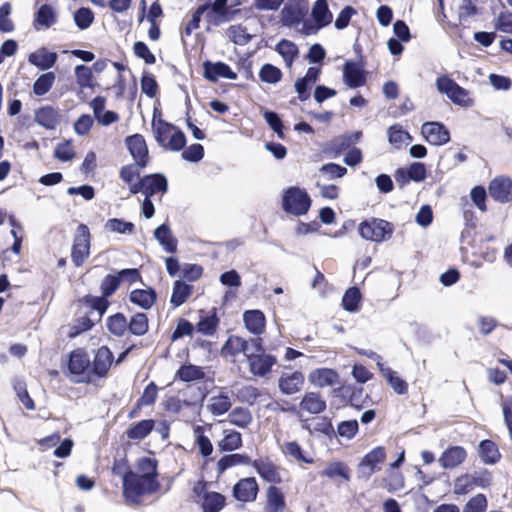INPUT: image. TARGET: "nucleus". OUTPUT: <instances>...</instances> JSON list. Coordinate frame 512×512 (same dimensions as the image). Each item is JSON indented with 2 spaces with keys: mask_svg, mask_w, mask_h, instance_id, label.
Here are the masks:
<instances>
[{
  "mask_svg": "<svg viewBox=\"0 0 512 512\" xmlns=\"http://www.w3.org/2000/svg\"><path fill=\"white\" fill-rule=\"evenodd\" d=\"M138 472L128 470L122 478L123 496L129 503L139 505L144 495H152L160 490L158 461L151 457H141L136 462Z\"/></svg>",
  "mask_w": 512,
  "mask_h": 512,
  "instance_id": "nucleus-1",
  "label": "nucleus"
},
{
  "mask_svg": "<svg viewBox=\"0 0 512 512\" xmlns=\"http://www.w3.org/2000/svg\"><path fill=\"white\" fill-rule=\"evenodd\" d=\"M155 238L169 253H175L177 250V240L172 236L168 225L162 224L154 231Z\"/></svg>",
  "mask_w": 512,
  "mask_h": 512,
  "instance_id": "nucleus-47",
  "label": "nucleus"
},
{
  "mask_svg": "<svg viewBox=\"0 0 512 512\" xmlns=\"http://www.w3.org/2000/svg\"><path fill=\"white\" fill-rule=\"evenodd\" d=\"M467 458V452L462 446H449L440 456L439 462L444 469H454Z\"/></svg>",
  "mask_w": 512,
  "mask_h": 512,
  "instance_id": "nucleus-27",
  "label": "nucleus"
},
{
  "mask_svg": "<svg viewBox=\"0 0 512 512\" xmlns=\"http://www.w3.org/2000/svg\"><path fill=\"white\" fill-rule=\"evenodd\" d=\"M343 79L349 88H359L364 86L367 81V76L363 69V65L353 61L345 62L343 66Z\"/></svg>",
  "mask_w": 512,
  "mask_h": 512,
  "instance_id": "nucleus-23",
  "label": "nucleus"
},
{
  "mask_svg": "<svg viewBox=\"0 0 512 512\" xmlns=\"http://www.w3.org/2000/svg\"><path fill=\"white\" fill-rule=\"evenodd\" d=\"M147 166L140 165L137 163H129L122 166L119 170V178L129 188L131 194H133V186L138 185V180L141 178V171Z\"/></svg>",
  "mask_w": 512,
  "mask_h": 512,
  "instance_id": "nucleus-34",
  "label": "nucleus"
},
{
  "mask_svg": "<svg viewBox=\"0 0 512 512\" xmlns=\"http://www.w3.org/2000/svg\"><path fill=\"white\" fill-rule=\"evenodd\" d=\"M133 195L142 192L147 197L157 193L165 194L168 190V182L161 173L147 174L138 180V185L133 186Z\"/></svg>",
  "mask_w": 512,
  "mask_h": 512,
  "instance_id": "nucleus-13",
  "label": "nucleus"
},
{
  "mask_svg": "<svg viewBox=\"0 0 512 512\" xmlns=\"http://www.w3.org/2000/svg\"><path fill=\"white\" fill-rule=\"evenodd\" d=\"M362 137L361 131L346 133L333 138L329 143V150L333 151L335 155L349 149L352 145L358 143Z\"/></svg>",
  "mask_w": 512,
  "mask_h": 512,
  "instance_id": "nucleus-38",
  "label": "nucleus"
},
{
  "mask_svg": "<svg viewBox=\"0 0 512 512\" xmlns=\"http://www.w3.org/2000/svg\"><path fill=\"white\" fill-rule=\"evenodd\" d=\"M203 69V76L213 83L217 82L219 78L229 80L237 79V74L230 68V66L221 61L213 63L207 60L203 63Z\"/></svg>",
  "mask_w": 512,
  "mask_h": 512,
  "instance_id": "nucleus-21",
  "label": "nucleus"
},
{
  "mask_svg": "<svg viewBox=\"0 0 512 512\" xmlns=\"http://www.w3.org/2000/svg\"><path fill=\"white\" fill-rule=\"evenodd\" d=\"M105 228L111 232L132 234L135 230V225L132 222L124 221L122 219L111 218L106 222Z\"/></svg>",
  "mask_w": 512,
  "mask_h": 512,
  "instance_id": "nucleus-58",
  "label": "nucleus"
},
{
  "mask_svg": "<svg viewBox=\"0 0 512 512\" xmlns=\"http://www.w3.org/2000/svg\"><path fill=\"white\" fill-rule=\"evenodd\" d=\"M106 327L112 335L122 337L128 331L129 326L125 315L118 312L107 317Z\"/></svg>",
  "mask_w": 512,
  "mask_h": 512,
  "instance_id": "nucleus-45",
  "label": "nucleus"
},
{
  "mask_svg": "<svg viewBox=\"0 0 512 512\" xmlns=\"http://www.w3.org/2000/svg\"><path fill=\"white\" fill-rule=\"evenodd\" d=\"M299 407L302 411L310 414H320L326 410L325 399L318 392H306L300 401Z\"/></svg>",
  "mask_w": 512,
  "mask_h": 512,
  "instance_id": "nucleus-33",
  "label": "nucleus"
},
{
  "mask_svg": "<svg viewBox=\"0 0 512 512\" xmlns=\"http://www.w3.org/2000/svg\"><path fill=\"white\" fill-rule=\"evenodd\" d=\"M321 476L327 477L330 479L342 478L345 481L350 480V468L346 463L341 461L328 463L323 471H321Z\"/></svg>",
  "mask_w": 512,
  "mask_h": 512,
  "instance_id": "nucleus-49",
  "label": "nucleus"
},
{
  "mask_svg": "<svg viewBox=\"0 0 512 512\" xmlns=\"http://www.w3.org/2000/svg\"><path fill=\"white\" fill-rule=\"evenodd\" d=\"M230 422L240 428H246L252 421L250 412L241 407H236L229 414Z\"/></svg>",
  "mask_w": 512,
  "mask_h": 512,
  "instance_id": "nucleus-62",
  "label": "nucleus"
},
{
  "mask_svg": "<svg viewBox=\"0 0 512 512\" xmlns=\"http://www.w3.org/2000/svg\"><path fill=\"white\" fill-rule=\"evenodd\" d=\"M385 459V448L383 446H377L362 458L359 467L365 476H371L381 469L380 465Z\"/></svg>",
  "mask_w": 512,
  "mask_h": 512,
  "instance_id": "nucleus-22",
  "label": "nucleus"
},
{
  "mask_svg": "<svg viewBox=\"0 0 512 512\" xmlns=\"http://www.w3.org/2000/svg\"><path fill=\"white\" fill-rule=\"evenodd\" d=\"M77 304L79 307L87 308L90 313L97 312L98 320H101L103 315L106 313L110 306V301L106 299L103 295L94 296L92 294L84 295L77 299Z\"/></svg>",
  "mask_w": 512,
  "mask_h": 512,
  "instance_id": "nucleus-28",
  "label": "nucleus"
},
{
  "mask_svg": "<svg viewBox=\"0 0 512 512\" xmlns=\"http://www.w3.org/2000/svg\"><path fill=\"white\" fill-rule=\"evenodd\" d=\"M219 322L220 320L214 308L210 315L200 318L199 322L196 324V329L204 335L212 336L216 333Z\"/></svg>",
  "mask_w": 512,
  "mask_h": 512,
  "instance_id": "nucleus-53",
  "label": "nucleus"
},
{
  "mask_svg": "<svg viewBox=\"0 0 512 512\" xmlns=\"http://www.w3.org/2000/svg\"><path fill=\"white\" fill-rule=\"evenodd\" d=\"M265 512H283L286 508V499L281 488L269 485L265 492Z\"/></svg>",
  "mask_w": 512,
  "mask_h": 512,
  "instance_id": "nucleus-25",
  "label": "nucleus"
},
{
  "mask_svg": "<svg viewBox=\"0 0 512 512\" xmlns=\"http://www.w3.org/2000/svg\"><path fill=\"white\" fill-rule=\"evenodd\" d=\"M425 140L434 146H442L450 141V132L441 122H425L421 127Z\"/></svg>",
  "mask_w": 512,
  "mask_h": 512,
  "instance_id": "nucleus-18",
  "label": "nucleus"
},
{
  "mask_svg": "<svg viewBox=\"0 0 512 512\" xmlns=\"http://www.w3.org/2000/svg\"><path fill=\"white\" fill-rule=\"evenodd\" d=\"M125 145L134 163L148 166L150 163L149 149L142 134L136 133L125 138Z\"/></svg>",
  "mask_w": 512,
  "mask_h": 512,
  "instance_id": "nucleus-16",
  "label": "nucleus"
},
{
  "mask_svg": "<svg viewBox=\"0 0 512 512\" xmlns=\"http://www.w3.org/2000/svg\"><path fill=\"white\" fill-rule=\"evenodd\" d=\"M275 50L282 56L286 66L290 68L294 61L298 58L299 55V49L297 45L287 39L280 40Z\"/></svg>",
  "mask_w": 512,
  "mask_h": 512,
  "instance_id": "nucleus-43",
  "label": "nucleus"
},
{
  "mask_svg": "<svg viewBox=\"0 0 512 512\" xmlns=\"http://www.w3.org/2000/svg\"><path fill=\"white\" fill-rule=\"evenodd\" d=\"M362 294L358 287H349L342 298V307L348 312H356L360 308Z\"/></svg>",
  "mask_w": 512,
  "mask_h": 512,
  "instance_id": "nucleus-51",
  "label": "nucleus"
},
{
  "mask_svg": "<svg viewBox=\"0 0 512 512\" xmlns=\"http://www.w3.org/2000/svg\"><path fill=\"white\" fill-rule=\"evenodd\" d=\"M155 428V420L143 419L130 425L125 434L129 440L140 441L146 438Z\"/></svg>",
  "mask_w": 512,
  "mask_h": 512,
  "instance_id": "nucleus-36",
  "label": "nucleus"
},
{
  "mask_svg": "<svg viewBox=\"0 0 512 512\" xmlns=\"http://www.w3.org/2000/svg\"><path fill=\"white\" fill-rule=\"evenodd\" d=\"M252 461L253 460L246 453L226 454L222 456L216 464L217 476H222L226 470L238 465H252Z\"/></svg>",
  "mask_w": 512,
  "mask_h": 512,
  "instance_id": "nucleus-32",
  "label": "nucleus"
},
{
  "mask_svg": "<svg viewBox=\"0 0 512 512\" xmlns=\"http://www.w3.org/2000/svg\"><path fill=\"white\" fill-rule=\"evenodd\" d=\"M35 121L48 130H54L61 121L58 109L52 106H43L36 110Z\"/></svg>",
  "mask_w": 512,
  "mask_h": 512,
  "instance_id": "nucleus-31",
  "label": "nucleus"
},
{
  "mask_svg": "<svg viewBox=\"0 0 512 512\" xmlns=\"http://www.w3.org/2000/svg\"><path fill=\"white\" fill-rule=\"evenodd\" d=\"M57 22L55 9L49 4L41 5L35 12L33 27L35 30L49 29Z\"/></svg>",
  "mask_w": 512,
  "mask_h": 512,
  "instance_id": "nucleus-30",
  "label": "nucleus"
},
{
  "mask_svg": "<svg viewBox=\"0 0 512 512\" xmlns=\"http://www.w3.org/2000/svg\"><path fill=\"white\" fill-rule=\"evenodd\" d=\"M91 233L89 227L80 223L73 236L71 260L75 267H81L90 257Z\"/></svg>",
  "mask_w": 512,
  "mask_h": 512,
  "instance_id": "nucleus-6",
  "label": "nucleus"
},
{
  "mask_svg": "<svg viewBox=\"0 0 512 512\" xmlns=\"http://www.w3.org/2000/svg\"><path fill=\"white\" fill-rule=\"evenodd\" d=\"M75 76L77 84L81 89L95 88L96 83L94 81V75L90 67L83 64L77 65L75 67Z\"/></svg>",
  "mask_w": 512,
  "mask_h": 512,
  "instance_id": "nucleus-54",
  "label": "nucleus"
},
{
  "mask_svg": "<svg viewBox=\"0 0 512 512\" xmlns=\"http://www.w3.org/2000/svg\"><path fill=\"white\" fill-rule=\"evenodd\" d=\"M436 86L441 93L446 94L456 105L471 107L474 104V100L470 97L469 91L447 76L439 77L436 81Z\"/></svg>",
  "mask_w": 512,
  "mask_h": 512,
  "instance_id": "nucleus-7",
  "label": "nucleus"
},
{
  "mask_svg": "<svg viewBox=\"0 0 512 512\" xmlns=\"http://www.w3.org/2000/svg\"><path fill=\"white\" fill-rule=\"evenodd\" d=\"M475 488L474 476L463 474L454 481V493L457 495H465Z\"/></svg>",
  "mask_w": 512,
  "mask_h": 512,
  "instance_id": "nucleus-61",
  "label": "nucleus"
},
{
  "mask_svg": "<svg viewBox=\"0 0 512 512\" xmlns=\"http://www.w3.org/2000/svg\"><path fill=\"white\" fill-rule=\"evenodd\" d=\"M388 140L395 149L399 150L412 141V136L400 124H394L388 128Z\"/></svg>",
  "mask_w": 512,
  "mask_h": 512,
  "instance_id": "nucleus-46",
  "label": "nucleus"
},
{
  "mask_svg": "<svg viewBox=\"0 0 512 512\" xmlns=\"http://www.w3.org/2000/svg\"><path fill=\"white\" fill-rule=\"evenodd\" d=\"M114 356L111 350L107 346H101L97 349L94 355V359L91 362L90 371L88 377L82 379V383H91L99 378L107 376Z\"/></svg>",
  "mask_w": 512,
  "mask_h": 512,
  "instance_id": "nucleus-9",
  "label": "nucleus"
},
{
  "mask_svg": "<svg viewBox=\"0 0 512 512\" xmlns=\"http://www.w3.org/2000/svg\"><path fill=\"white\" fill-rule=\"evenodd\" d=\"M129 300L142 309H150L157 300L156 291L149 287L147 289H134L129 294Z\"/></svg>",
  "mask_w": 512,
  "mask_h": 512,
  "instance_id": "nucleus-35",
  "label": "nucleus"
},
{
  "mask_svg": "<svg viewBox=\"0 0 512 512\" xmlns=\"http://www.w3.org/2000/svg\"><path fill=\"white\" fill-rule=\"evenodd\" d=\"M54 72L40 75L33 84V92L37 96H43L50 91L55 82Z\"/></svg>",
  "mask_w": 512,
  "mask_h": 512,
  "instance_id": "nucleus-55",
  "label": "nucleus"
},
{
  "mask_svg": "<svg viewBox=\"0 0 512 512\" xmlns=\"http://www.w3.org/2000/svg\"><path fill=\"white\" fill-rule=\"evenodd\" d=\"M311 203L312 200L305 189L291 186L284 190L281 206L287 214L299 217L307 214Z\"/></svg>",
  "mask_w": 512,
  "mask_h": 512,
  "instance_id": "nucleus-4",
  "label": "nucleus"
},
{
  "mask_svg": "<svg viewBox=\"0 0 512 512\" xmlns=\"http://www.w3.org/2000/svg\"><path fill=\"white\" fill-rule=\"evenodd\" d=\"M356 353L361 356H366L373 360H378L377 365L379 367V370L382 374V376L386 379L388 384L392 387L394 392L398 395H405L408 393V384L405 380H403L401 377L397 375L395 371H393L389 367H384L381 363V357L372 350H365L356 348Z\"/></svg>",
  "mask_w": 512,
  "mask_h": 512,
  "instance_id": "nucleus-10",
  "label": "nucleus"
},
{
  "mask_svg": "<svg viewBox=\"0 0 512 512\" xmlns=\"http://www.w3.org/2000/svg\"><path fill=\"white\" fill-rule=\"evenodd\" d=\"M487 508L486 496L479 493L473 496L464 506L463 512H485Z\"/></svg>",
  "mask_w": 512,
  "mask_h": 512,
  "instance_id": "nucleus-64",
  "label": "nucleus"
},
{
  "mask_svg": "<svg viewBox=\"0 0 512 512\" xmlns=\"http://www.w3.org/2000/svg\"><path fill=\"white\" fill-rule=\"evenodd\" d=\"M305 383V376L301 371L283 372L278 379V388L282 394L293 395L300 392Z\"/></svg>",
  "mask_w": 512,
  "mask_h": 512,
  "instance_id": "nucleus-20",
  "label": "nucleus"
},
{
  "mask_svg": "<svg viewBox=\"0 0 512 512\" xmlns=\"http://www.w3.org/2000/svg\"><path fill=\"white\" fill-rule=\"evenodd\" d=\"M243 321L246 329L253 335L259 336L265 332L266 317L261 310H246L243 313Z\"/></svg>",
  "mask_w": 512,
  "mask_h": 512,
  "instance_id": "nucleus-26",
  "label": "nucleus"
},
{
  "mask_svg": "<svg viewBox=\"0 0 512 512\" xmlns=\"http://www.w3.org/2000/svg\"><path fill=\"white\" fill-rule=\"evenodd\" d=\"M243 446L242 434L233 429L223 431V438L217 442L220 452H233Z\"/></svg>",
  "mask_w": 512,
  "mask_h": 512,
  "instance_id": "nucleus-37",
  "label": "nucleus"
},
{
  "mask_svg": "<svg viewBox=\"0 0 512 512\" xmlns=\"http://www.w3.org/2000/svg\"><path fill=\"white\" fill-rule=\"evenodd\" d=\"M90 366V357L84 349H76L70 352L68 370L70 374L80 377L76 382H82V379L88 377Z\"/></svg>",
  "mask_w": 512,
  "mask_h": 512,
  "instance_id": "nucleus-19",
  "label": "nucleus"
},
{
  "mask_svg": "<svg viewBox=\"0 0 512 512\" xmlns=\"http://www.w3.org/2000/svg\"><path fill=\"white\" fill-rule=\"evenodd\" d=\"M489 195L498 203L512 202V179L508 176H497L488 185Z\"/></svg>",
  "mask_w": 512,
  "mask_h": 512,
  "instance_id": "nucleus-17",
  "label": "nucleus"
},
{
  "mask_svg": "<svg viewBox=\"0 0 512 512\" xmlns=\"http://www.w3.org/2000/svg\"><path fill=\"white\" fill-rule=\"evenodd\" d=\"M128 331L135 336H143L148 332L149 320L145 313L138 312L130 318Z\"/></svg>",
  "mask_w": 512,
  "mask_h": 512,
  "instance_id": "nucleus-52",
  "label": "nucleus"
},
{
  "mask_svg": "<svg viewBox=\"0 0 512 512\" xmlns=\"http://www.w3.org/2000/svg\"><path fill=\"white\" fill-rule=\"evenodd\" d=\"M156 110L154 111V113ZM152 130L156 142L171 151H181L186 146V136L183 131L162 118L152 120Z\"/></svg>",
  "mask_w": 512,
  "mask_h": 512,
  "instance_id": "nucleus-2",
  "label": "nucleus"
},
{
  "mask_svg": "<svg viewBox=\"0 0 512 512\" xmlns=\"http://www.w3.org/2000/svg\"><path fill=\"white\" fill-rule=\"evenodd\" d=\"M308 12V0H289L281 10V23L290 28L304 25Z\"/></svg>",
  "mask_w": 512,
  "mask_h": 512,
  "instance_id": "nucleus-8",
  "label": "nucleus"
},
{
  "mask_svg": "<svg viewBox=\"0 0 512 512\" xmlns=\"http://www.w3.org/2000/svg\"><path fill=\"white\" fill-rule=\"evenodd\" d=\"M479 456L483 463L489 465L497 463L501 458L497 445L490 439H485L480 442Z\"/></svg>",
  "mask_w": 512,
  "mask_h": 512,
  "instance_id": "nucleus-42",
  "label": "nucleus"
},
{
  "mask_svg": "<svg viewBox=\"0 0 512 512\" xmlns=\"http://www.w3.org/2000/svg\"><path fill=\"white\" fill-rule=\"evenodd\" d=\"M120 282L116 274H107L101 281L100 291L106 299L109 298L119 289Z\"/></svg>",
  "mask_w": 512,
  "mask_h": 512,
  "instance_id": "nucleus-60",
  "label": "nucleus"
},
{
  "mask_svg": "<svg viewBox=\"0 0 512 512\" xmlns=\"http://www.w3.org/2000/svg\"><path fill=\"white\" fill-rule=\"evenodd\" d=\"M249 371L253 376L266 377L277 363L276 356L268 353L246 354Z\"/></svg>",
  "mask_w": 512,
  "mask_h": 512,
  "instance_id": "nucleus-15",
  "label": "nucleus"
},
{
  "mask_svg": "<svg viewBox=\"0 0 512 512\" xmlns=\"http://www.w3.org/2000/svg\"><path fill=\"white\" fill-rule=\"evenodd\" d=\"M260 487L254 476L240 478L232 487V497L241 504L257 500Z\"/></svg>",
  "mask_w": 512,
  "mask_h": 512,
  "instance_id": "nucleus-14",
  "label": "nucleus"
},
{
  "mask_svg": "<svg viewBox=\"0 0 512 512\" xmlns=\"http://www.w3.org/2000/svg\"><path fill=\"white\" fill-rule=\"evenodd\" d=\"M249 347V341L239 335H230L223 344L220 350V354L224 358L233 357L235 358L240 353L247 354Z\"/></svg>",
  "mask_w": 512,
  "mask_h": 512,
  "instance_id": "nucleus-29",
  "label": "nucleus"
},
{
  "mask_svg": "<svg viewBox=\"0 0 512 512\" xmlns=\"http://www.w3.org/2000/svg\"><path fill=\"white\" fill-rule=\"evenodd\" d=\"M73 18L76 26L81 30H85L93 23L94 13L90 8L81 7L75 11Z\"/></svg>",
  "mask_w": 512,
  "mask_h": 512,
  "instance_id": "nucleus-59",
  "label": "nucleus"
},
{
  "mask_svg": "<svg viewBox=\"0 0 512 512\" xmlns=\"http://www.w3.org/2000/svg\"><path fill=\"white\" fill-rule=\"evenodd\" d=\"M57 58L58 56L55 52H50L45 48H42L35 53H31L28 57V60L36 67L42 70H47L55 65Z\"/></svg>",
  "mask_w": 512,
  "mask_h": 512,
  "instance_id": "nucleus-41",
  "label": "nucleus"
},
{
  "mask_svg": "<svg viewBox=\"0 0 512 512\" xmlns=\"http://www.w3.org/2000/svg\"><path fill=\"white\" fill-rule=\"evenodd\" d=\"M282 77V71L270 63L264 64L259 71V78L264 83L276 84L281 81Z\"/></svg>",
  "mask_w": 512,
  "mask_h": 512,
  "instance_id": "nucleus-56",
  "label": "nucleus"
},
{
  "mask_svg": "<svg viewBox=\"0 0 512 512\" xmlns=\"http://www.w3.org/2000/svg\"><path fill=\"white\" fill-rule=\"evenodd\" d=\"M12 12V5L10 2H5L0 6V31L2 33H10L14 30L15 26L10 18Z\"/></svg>",
  "mask_w": 512,
  "mask_h": 512,
  "instance_id": "nucleus-63",
  "label": "nucleus"
},
{
  "mask_svg": "<svg viewBox=\"0 0 512 512\" xmlns=\"http://www.w3.org/2000/svg\"><path fill=\"white\" fill-rule=\"evenodd\" d=\"M232 407V401L228 392L221 390L219 394L210 398L207 406L209 412L214 416H221L227 413Z\"/></svg>",
  "mask_w": 512,
  "mask_h": 512,
  "instance_id": "nucleus-39",
  "label": "nucleus"
},
{
  "mask_svg": "<svg viewBox=\"0 0 512 512\" xmlns=\"http://www.w3.org/2000/svg\"><path fill=\"white\" fill-rule=\"evenodd\" d=\"M205 378V372L202 367L193 364H183L176 371L175 379L183 382L198 381Z\"/></svg>",
  "mask_w": 512,
  "mask_h": 512,
  "instance_id": "nucleus-44",
  "label": "nucleus"
},
{
  "mask_svg": "<svg viewBox=\"0 0 512 512\" xmlns=\"http://www.w3.org/2000/svg\"><path fill=\"white\" fill-rule=\"evenodd\" d=\"M283 454L301 463L312 464V457L306 456L302 447L296 441L285 442L281 448Z\"/></svg>",
  "mask_w": 512,
  "mask_h": 512,
  "instance_id": "nucleus-50",
  "label": "nucleus"
},
{
  "mask_svg": "<svg viewBox=\"0 0 512 512\" xmlns=\"http://www.w3.org/2000/svg\"><path fill=\"white\" fill-rule=\"evenodd\" d=\"M193 294V286L182 280H176L173 284L170 303L173 307H179L184 304Z\"/></svg>",
  "mask_w": 512,
  "mask_h": 512,
  "instance_id": "nucleus-40",
  "label": "nucleus"
},
{
  "mask_svg": "<svg viewBox=\"0 0 512 512\" xmlns=\"http://www.w3.org/2000/svg\"><path fill=\"white\" fill-rule=\"evenodd\" d=\"M196 504L202 512H221L227 505L226 496L217 491L208 490L204 480L198 481L192 488Z\"/></svg>",
  "mask_w": 512,
  "mask_h": 512,
  "instance_id": "nucleus-3",
  "label": "nucleus"
},
{
  "mask_svg": "<svg viewBox=\"0 0 512 512\" xmlns=\"http://www.w3.org/2000/svg\"><path fill=\"white\" fill-rule=\"evenodd\" d=\"M359 431V424L356 419L342 421L338 424L336 436L351 440Z\"/></svg>",
  "mask_w": 512,
  "mask_h": 512,
  "instance_id": "nucleus-57",
  "label": "nucleus"
},
{
  "mask_svg": "<svg viewBox=\"0 0 512 512\" xmlns=\"http://www.w3.org/2000/svg\"><path fill=\"white\" fill-rule=\"evenodd\" d=\"M308 379L316 387H330L339 382V373L332 368H317L309 373Z\"/></svg>",
  "mask_w": 512,
  "mask_h": 512,
  "instance_id": "nucleus-24",
  "label": "nucleus"
},
{
  "mask_svg": "<svg viewBox=\"0 0 512 512\" xmlns=\"http://www.w3.org/2000/svg\"><path fill=\"white\" fill-rule=\"evenodd\" d=\"M358 232L365 240L381 243L392 237L394 226L387 220L373 217L362 221L358 226Z\"/></svg>",
  "mask_w": 512,
  "mask_h": 512,
  "instance_id": "nucleus-5",
  "label": "nucleus"
},
{
  "mask_svg": "<svg viewBox=\"0 0 512 512\" xmlns=\"http://www.w3.org/2000/svg\"><path fill=\"white\" fill-rule=\"evenodd\" d=\"M251 466L264 482L275 486L283 482L282 472H285V469L276 464L270 457L254 459Z\"/></svg>",
  "mask_w": 512,
  "mask_h": 512,
  "instance_id": "nucleus-11",
  "label": "nucleus"
},
{
  "mask_svg": "<svg viewBox=\"0 0 512 512\" xmlns=\"http://www.w3.org/2000/svg\"><path fill=\"white\" fill-rule=\"evenodd\" d=\"M341 395L348 398L351 406L361 409L364 404V389L355 385H342L339 388Z\"/></svg>",
  "mask_w": 512,
  "mask_h": 512,
  "instance_id": "nucleus-48",
  "label": "nucleus"
},
{
  "mask_svg": "<svg viewBox=\"0 0 512 512\" xmlns=\"http://www.w3.org/2000/svg\"><path fill=\"white\" fill-rule=\"evenodd\" d=\"M311 15L314 23L307 20L304 22V29H302L306 35L316 33L319 29L329 25L333 19L327 0H316L312 7Z\"/></svg>",
  "mask_w": 512,
  "mask_h": 512,
  "instance_id": "nucleus-12",
  "label": "nucleus"
}]
</instances>
